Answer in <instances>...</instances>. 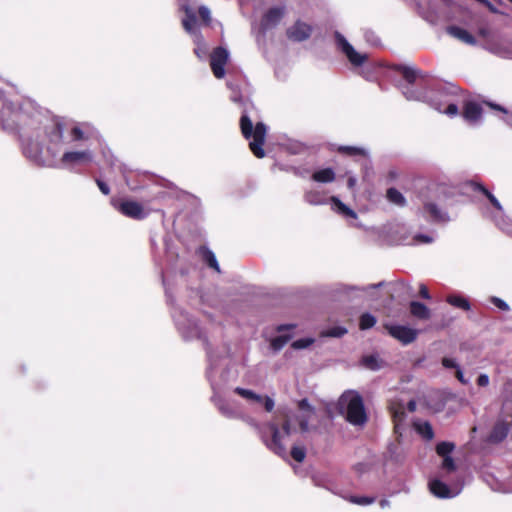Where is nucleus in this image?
I'll list each match as a JSON object with an SVG mask.
<instances>
[{
	"instance_id": "1",
	"label": "nucleus",
	"mask_w": 512,
	"mask_h": 512,
	"mask_svg": "<svg viewBox=\"0 0 512 512\" xmlns=\"http://www.w3.org/2000/svg\"><path fill=\"white\" fill-rule=\"evenodd\" d=\"M175 324L178 331L181 333L184 339L192 340L199 339L206 346L207 358H208V369L207 378L214 391L212 400L219 410V412L226 418L238 419L241 417V412L229 401H226L217 396L216 391L221 389L228 381L229 371L226 367L222 366L219 362V357L214 354L208 347V341L203 331L199 328L196 321L191 318L180 308H174L172 312Z\"/></svg>"
},
{
	"instance_id": "2",
	"label": "nucleus",
	"mask_w": 512,
	"mask_h": 512,
	"mask_svg": "<svg viewBox=\"0 0 512 512\" xmlns=\"http://www.w3.org/2000/svg\"><path fill=\"white\" fill-rule=\"evenodd\" d=\"M238 419H242L255 429L262 442L269 450L280 457L285 458L287 456V439L296 431V429L292 427V417L289 414H284L281 428L278 423L273 421L261 425L254 418L245 416L242 413L241 417Z\"/></svg>"
},
{
	"instance_id": "3",
	"label": "nucleus",
	"mask_w": 512,
	"mask_h": 512,
	"mask_svg": "<svg viewBox=\"0 0 512 512\" xmlns=\"http://www.w3.org/2000/svg\"><path fill=\"white\" fill-rule=\"evenodd\" d=\"M341 413L346 420L356 426H362L367 421V415L362 397L353 391L344 393L339 399Z\"/></svg>"
},
{
	"instance_id": "4",
	"label": "nucleus",
	"mask_w": 512,
	"mask_h": 512,
	"mask_svg": "<svg viewBox=\"0 0 512 512\" xmlns=\"http://www.w3.org/2000/svg\"><path fill=\"white\" fill-rule=\"evenodd\" d=\"M240 127H241V132L246 139L253 138V140L249 143V147H250L251 151L253 152V154L257 158H263L265 155V152H264L262 146L265 142L267 126L262 122H258L255 125V127H253V123H252L251 119L244 112L240 119Z\"/></svg>"
},
{
	"instance_id": "5",
	"label": "nucleus",
	"mask_w": 512,
	"mask_h": 512,
	"mask_svg": "<svg viewBox=\"0 0 512 512\" xmlns=\"http://www.w3.org/2000/svg\"><path fill=\"white\" fill-rule=\"evenodd\" d=\"M471 188L474 191L481 192L491 203V205L496 210V214L491 216L493 220L495 221L496 225L503 231L507 233H512V224L506 222L503 219L504 211L501 203L498 201V199L488 190L486 189L482 184L477 182H471L470 183Z\"/></svg>"
},
{
	"instance_id": "6",
	"label": "nucleus",
	"mask_w": 512,
	"mask_h": 512,
	"mask_svg": "<svg viewBox=\"0 0 512 512\" xmlns=\"http://www.w3.org/2000/svg\"><path fill=\"white\" fill-rule=\"evenodd\" d=\"M503 414L505 417L510 418L507 421H499L493 427L492 432L490 433L488 440L492 443L501 442L508 433V430H512V399L507 398L503 403Z\"/></svg>"
},
{
	"instance_id": "7",
	"label": "nucleus",
	"mask_w": 512,
	"mask_h": 512,
	"mask_svg": "<svg viewBox=\"0 0 512 512\" xmlns=\"http://www.w3.org/2000/svg\"><path fill=\"white\" fill-rule=\"evenodd\" d=\"M93 153L91 150L82 151H66L55 167L70 168L75 165L88 164L93 161Z\"/></svg>"
},
{
	"instance_id": "8",
	"label": "nucleus",
	"mask_w": 512,
	"mask_h": 512,
	"mask_svg": "<svg viewBox=\"0 0 512 512\" xmlns=\"http://www.w3.org/2000/svg\"><path fill=\"white\" fill-rule=\"evenodd\" d=\"M113 206L124 216L135 219V220H142L146 218L149 214L147 210L144 209V207L132 200H124L121 202L112 201Z\"/></svg>"
},
{
	"instance_id": "9",
	"label": "nucleus",
	"mask_w": 512,
	"mask_h": 512,
	"mask_svg": "<svg viewBox=\"0 0 512 512\" xmlns=\"http://www.w3.org/2000/svg\"><path fill=\"white\" fill-rule=\"evenodd\" d=\"M335 40L337 47L345 54L351 64L361 66L365 62L366 54L357 52L341 33L335 32Z\"/></svg>"
},
{
	"instance_id": "10",
	"label": "nucleus",
	"mask_w": 512,
	"mask_h": 512,
	"mask_svg": "<svg viewBox=\"0 0 512 512\" xmlns=\"http://www.w3.org/2000/svg\"><path fill=\"white\" fill-rule=\"evenodd\" d=\"M286 14L285 6L271 7L263 15L260 22V30L265 33L268 30L275 28Z\"/></svg>"
},
{
	"instance_id": "11",
	"label": "nucleus",
	"mask_w": 512,
	"mask_h": 512,
	"mask_svg": "<svg viewBox=\"0 0 512 512\" xmlns=\"http://www.w3.org/2000/svg\"><path fill=\"white\" fill-rule=\"evenodd\" d=\"M430 492L438 498H453L462 490V484L447 486L442 480L435 478L429 482Z\"/></svg>"
},
{
	"instance_id": "12",
	"label": "nucleus",
	"mask_w": 512,
	"mask_h": 512,
	"mask_svg": "<svg viewBox=\"0 0 512 512\" xmlns=\"http://www.w3.org/2000/svg\"><path fill=\"white\" fill-rule=\"evenodd\" d=\"M229 59V52L223 47L214 49L210 57V66L214 76L221 79L225 76V65Z\"/></svg>"
},
{
	"instance_id": "13",
	"label": "nucleus",
	"mask_w": 512,
	"mask_h": 512,
	"mask_svg": "<svg viewBox=\"0 0 512 512\" xmlns=\"http://www.w3.org/2000/svg\"><path fill=\"white\" fill-rule=\"evenodd\" d=\"M385 328L393 338L403 344L413 342L418 335V331L416 329L404 325H385Z\"/></svg>"
},
{
	"instance_id": "14",
	"label": "nucleus",
	"mask_w": 512,
	"mask_h": 512,
	"mask_svg": "<svg viewBox=\"0 0 512 512\" xmlns=\"http://www.w3.org/2000/svg\"><path fill=\"white\" fill-rule=\"evenodd\" d=\"M234 392L249 402L263 404L264 408L267 412H271L274 409L275 402L269 396H262L260 394L255 393L254 391H252L250 389H245V388H241V387H236L234 389Z\"/></svg>"
},
{
	"instance_id": "15",
	"label": "nucleus",
	"mask_w": 512,
	"mask_h": 512,
	"mask_svg": "<svg viewBox=\"0 0 512 512\" xmlns=\"http://www.w3.org/2000/svg\"><path fill=\"white\" fill-rule=\"evenodd\" d=\"M423 216L434 223H447L450 221L448 213L432 201L424 203Z\"/></svg>"
},
{
	"instance_id": "16",
	"label": "nucleus",
	"mask_w": 512,
	"mask_h": 512,
	"mask_svg": "<svg viewBox=\"0 0 512 512\" xmlns=\"http://www.w3.org/2000/svg\"><path fill=\"white\" fill-rule=\"evenodd\" d=\"M402 92L407 100L427 102L435 110L441 111V105L429 95L426 89L416 90L412 86H406Z\"/></svg>"
},
{
	"instance_id": "17",
	"label": "nucleus",
	"mask_w": 512,
	"mask_h": 512,
	"mask_svg": "<svg viewBox=\"0 0 512 512\" xmlns=\"http://www.w3.org/2000/svg\"><path fill=\"white\" fill-rule=\"evenodd\" d=\"M23 152L27 158L38 165L56 166V162H47L42 157V146L36 141H29L23 145Z\"/></svg>"
},
{
	"instance_id": "18",
	"label": "nucleus",
	"mask_w": 512,
	"mask_h": 512,
	"mask_svg": "<svg viewBox=\"0 0 512 512\" xmlns=\"http://www.w3.org/2000/svg\"><path fill=\"white\" fill-rule=\"evenodd\" d=\"M312 33V27L300 20L296 21L287 29V37L294 42H302L307 40Z\"/></svg>"
},
{
	"instance_id": "19",
	"label": "nucleus",
	"mask_w": 512,
	"mask_h": 512,
	"mask_svg": "<svg viewBox=\"0 0 512 512\" xmlns=\"http://www.w3.org/2000/svg\"><path fill=\"white\" fill-rule=\"evenodd\" d=\"M300 414L296 417L302 432L309 430V420L314 415V408L308 403L306 399L298 403Z\"/></svg>"
},
{
	"instance_id": "20",
	"label": "nucleus",
	"mask_w": 512,
	"mask_h": 512,
	"mask_svg": "<svg viewBox=\"0 0 512 512\" xmlns=\"http://www.w3.org/2000/svg\"><path fill=\"white\" fill-rule=\"evenodd\" d=\"M393 421H394V430L397 434L402 435L404 430L403 422L406 417L405 405L404 403H393L390 407Z\"/></svg>"
},
{
	"instance_id": "21",
	"label": "nucleus",
	"mask_w": 512,
	"mask_h": 512,
	"mask_svg": "<svg viewBox=\"0 0 512 512\" xmlns=\"http://www.w3.org/2000/svg\"><path fill=\"white\" fill-rule=\"evenodd\" d=\"M12 113V104L6 101L3 92L0 90V127L3 129L11 128L10 117Z\"/></svg>"
},
{
	"instance_id": "22",
	"label": "nucleus",
	"mask_w": 512,
	"mask_h": 512,
	"mask_svg": "<svg viewBox=\"0 0 512 512\" xmlns=\"http://www.w3.org/2000/svg\"><path fill=\"white\" fill-rule=\"evenodd\" d=\"M482 115L480 104L474 101H467L464 105L463 117L470 124H476Z\"/></svg>"
},
{
	"instance_id": "23",
	"label": "nucleus",
	"mask_w": 512,
	"mask_h": 512,
	"mask_svg": "<svg viewBox=\"0 0 512 512\" xmlns=\"http://www.w3.org/2000/svg\"><path fill=\"white\" fill-rule=\"evenodd\" d=\"M447 33L458 39L459 41L469 44V45H475L476 39L475 37L469 33L466 29L458 27V26H449L446 29Z\"/></svg>"
},
{
	"instance_id": "24",
	"label": "nucleus",
	"mask_w": 512,
	"mask_h": 512,
	"mask_svg": "<svg viewBox=\"0 0 512 512\" xmlns=\"http://www.w3.org/2000/svg\"><path fill=\"white\" fill-rule=\"evenodd\" d=\"M456 91H457V88L455 86H449L444 91H442L440 93L441 97H443V102L448 104L447 108L444 110V113L449 116H456L458 114V106L455 103L449 102V100L447 99V97L450 94H453ZM437 102L442 106L441 102H439V101H437ZM440 112H443V110L441 109Z\"/></svg>"
},
{
	"instance_id": "25",
	"label": "nucleus",
	"mask_w": 512,
	"mask_h": 512,
	"mask_svg": "<svg viewBox=\"0 0 512 512\" xmlns=\"http://www.w3.org/2000/svg\"><path fill=\"white\" fill-rule=\"evenodd\" d=\"M332 209L338 214L346 217L355 219L357 217L356 213L346 206L343 202H341L337 197H331Z\"/></svg>"
},
{
	"instance_id": "26",
	"label": "nucleus",
	"mask_w": 512,
	"mask_h": 512,
	"mask_svg": "<svg viewBox=\"0 0 512 512\" xmlns=\"http://www.w3.org/2000/svg\"><path fill=\"white\" fill-rule=\"evenodd\" d=\"M332 209L338 214L346 217L355 219L357 217L356 213L346 206L343 202H341L337 197H331Z\"/></svg>"
},
{
	"instance_id": "27",
	"label": "nucleus",
	"mask_w": 512,
	"mask_h": 512,
	"mask_svg": "<svg viewBox=\"0 0 512 512\" xmlns=\"http://www.w3.org/2000/svg\"><path fill=\"white\" fill-rule=\"evenodd\" d=\"M410 312L419 319L427 320L430 318V310L421 302L412 301L410 303Z\"/></svg>"
},
{
	"instance_id": "28",
	"label": "nucleus",
	"mask_w": 512,
	"mask_h": 512,
	"mask_svg": "<svg viewBox=\"0 0 512 512\" xmlns=\"http://www.w3.org/2000/svg\"><path fill=\"white\" fill-rule=\"evenodd\" d=\"M398 70L410 85L413 84L418 78H423L422 71L413 67L400 66Z\"/></svg>"
},
{
	"instance_id": "29",
	"label": "nucleus",
	"mask_w": 512,
	"mask_h": 512,
	"mask_svg": "<svg viewBox=\"0 0 512 512\" xmlns=\"http://www.w3.org/2000/svg\"><path fill=\"white\" fill-rule=\"evenodd\" d=\"M383 285V282H380L378 284H372L365 287H359V286H349V285H341L340 286V292L351 298L352 293L354 292H363L367 293L370 289H375L378 287H381Z\"/></svg>"
},
{
	"instance_id": "30",
	"label": "nucleus",
	"mask_w": 512,
	"mask_h": 512,
	"mask_svg": "<svg viewBox=\"0 0 512 512\" xmlns=\"http://www.w3.org/2000/svg\"><path fill=\"white\" fill-rule=\"evenodd\" d=\"M338 152H340L344 155L353 156V157L354 156H361L364 158L369 157V152L365 148L358 147V146H339Z\"/></svg>"
},
{
	"instance_id": "31",
	"label": "nucleus",
	"mask_w": 512,
	"mask_h": 512,
	"mask_svg": "<svg viewBox=\"0 0 512 512\" xmlns=\"http://www.w3.org/2000/svg\"><path fill=\"white\" fill-rule=\"evenodd\" d=\"M312 178L317 182L329 183L335 179V173L331 168H326L315 172Z\"/></svg>"
},
{
	"instance_id": "32",
	"label": "nucleus",
	"mask_w": 512,
	"mask_h": 512,
	"mask_svg": "<svg viewBox=\"0 0 512 512\" xmlns=\"http://www.w3.org/2000/svg\"><path fill=\"white\" fill-rule=\"evenodd\" d=\"M291 338H292V335H289V334H282V335L276 336L271 340L270 346L275 352H278L288 343V341Z\"/></svg>"
},
{
	"instance_id": "33",
	"label": "nucleus",
	"mask_w": 512,
	"mask_h": 512,
	"mask_svg": "<svg viewBox=\"0 0 512 512\" xmlns=\"http://www.w3.org/2000/svg\"><path fill=\"white\" fill-rule=\"evenodd\" d=\"M387 199L391 203H393L395 205H398V206H404L405 202H406L404 196L402 195V193L399 192L395 188H389L387 190Z\"/></svg>"
},
{
	"instance_id": "34",
	"label": "nucleus",
	"mask_w": 512,
	"mask_h": 512,
	"mask_svg": "<svg viewBox=\"0 0 512 512\" xmlns=\"http://www.w3.org/2000/svg\"><path fill=\"white\" fill-rule=\"evenodd\" d=\"M416 430L426 439H432L434 436L433 429L428 422H415Z\"/></svg>"
},
{
	"instance_id": "35",
	"label": "nucleus",
	"mask_w": 512,
	"mask_h": 512,
	"mask_svg": "<svg viewBox=\"0 0 512 512\" xmlns=\"http://www.w3.org/2000/svg\"><path fill=\"white\" fill-rule=\"evenodd\" d=\"M447 302L455 307L461 308L466 311L470 309L469 302L465 298L458 296V295L448 296Z\"/></svg>"
},
{
	"instance_id": "36",
	"label": "nucleus",
	"mask_w": 512,
	"mask_h": 512,
	"mask_svg": "<svg viewBox=\"0 0 512 512\" xmlns=\"http://www.w3.org/2000/svg\"><path fill=\"white\" fill-rule=\"evenodd\" d=\"M202 256L209 267L213 268L217 272H220V268L215 257V254L211 250L206 248L202 249Z\"/></svg>"
},
{
	"instance_id": "37",
	"label": "nucleus",
	"mask_w": 512,
	"mask_h": 512,
	"mask_svg": "<svg viewBox=\"0 0 512 512\" xmlns=\"http://www.w3.org/2000/svg\"><path fill=\"white\" fill-rule=\"evenodd\" d=\"M305 201L312 205H321L325 203L324 197L316 191H308L305 193Z\"/></svg>"
},
{
	"instance_id": "38",
	"label": "nucleus",
	"mask_w": 512,
	"mask_h": 512,
	"mask_svg": "<svg viewBox=\"0 0 512 512\" xmlns=\"http://www.w3.org/2000/svg\"><path fill=\"white\" fill-rule=\"evenodd\" d=\"M441 477L445 478L447 474L453 472L456 469L454 460L450 456L443 457L442 465H441Z\"/></svg>"
},
{
	"instance_id": "39",
	"label": "nucleus",
	"mask_w": 512,
	"mask_h": 512,
	"mask_svg": "<svg viewBox=\"0 0 512 512\" xmlns=\"http://www.w3.org/2000/svg\"><path fill=\"white\" fill-rule=\"evenodd\" d=\"M455 445L452 442L443 441L437 444L436 452L438 455L442 457L449 456V454L454 450Z\"/></svg>"
},
{
	"instance_id": "40",
	"label": "nucleus",
	"mask_w": 512,
	"mask_h": 512,
	"mask_svg": "<svg viewBox=\"0 0 512 512\" xmlns=\"http://www.w3.org/2000/svg\"><path fill=\"white\" fill-rule=\"evenodd\" d=\"M376 324V318L370 313H364L360 317V328L362 330L369 329Z\"/></svg>"
},
{
	"instance_id": "41",
	"label": "nucleus",
	"mask_w": 512,
	"mask_h": 512,
	"mask_svg": "<svg viewBox=\"0 0 512 512\" xmlns=\"http://www.w3.org/2000/svg\"><path fill=\"white\" fill-rule=\"evenodd\" d=\"M306 450L303 446H293L291 449V457L297 461L302 462L305 459Z\"/></svg>"
},
{
	"instance_id": "42",
	"label": "nucleus",
	"mask_w": 512,
	"mask_h": 512,
	"mask_svg": "<svg viewBox=\"0 0 512 512\" xmlns=\"http://www.w3.org/2000/svg\"><path fill=\"white\" fill-rule=\"evenodd\" d=\"M362 363L366 368L371 370H378L380 368L378 358L374 355L363 357Z\"/></svg>"
},
{
	"instance_id": "43",
	"label": "nucleus",
	"mask_w": 512,
	"mask_h": 512,
	"mask_svg": "<svg viewBox=\"0 0 512 512\" xmlns=\"http://www.w3.org/2000/svg\"><path fill=\"white\" fill-rule=\"evenodd\" d=\"M487 105L490 106L492 109L504 113L505 117L503 118V120L512 128V111H508L504 107L493 103H487Z\"/></svg>"
},
{
	"instance_id": "44",
	"label": "nucleus",
	"mask_w": 512,
	"mask_h": 512,
	"mask_svg": "<svg viewBox=\"0 0 512 512\" xmlns=\"http://www.w3.org/2000/svg\"><path fill=\"white\" fill-rule=\"evenodd\" d=\"M347 333V329L344 327H333L326 330L323 335L327 337H342Z\"/></svg>"
},
{
	"instance_id": "45",
	"label": "nucleus",
	"mask_w": 512,
	"mask_h": 512,
	"mask_svg": "<svg viewBox=\"0 0 512 512\" xmlns=\"http://www.w3.org/2000/svg\"><path fill=\"white\" fill-rule=\"evenodd\" d=\"M374 500H375V498H373V497H365V496L364 497L352 496L349 498V501L351 503L362 505V506L372 504L374 502Z\"/></svg>"
},
{
	"instance_id": "46",
	"label": "nucleus",
	"mask_w": 512,
	"mask_h": 512,
	"mask_svg": "<svg viewBox=\"0 0 512 512\" xmlns=\"http://www.w3.org/2000/svg\"><path fill=\"white\" fill-rule=\"evenodd\" d=\"M313 343V339L311 338H304V339H298L292 343V348L298 350V349H304L309 347Z\"/></svg>"
},
{
	"instance_id": "47",
	"label": "nucleus",
	"mask_w": 512,
	"mask_h": 512,
	"mask_svg": "<svg viewBox=\"0 0 512 512\" xmlns=\"http://www.w3.org/2000/svg\"><path fill=\"white\" fill-rule=\"evenodd\" d=\"M490 301H491V303H493L497 308H499L502 311L510 310L509 305L499 297L493 296L490 298Z\"/></svg>"
},
{
	"instance_id": "48",
	"label": "nucleus",
	"mask_w": 512,
	"mask_h": 512,
	"mask_svg": "<svg viewBox=\"0 0 512 512\" xmlns=\"http://www.w3.org/2000/svg\"><path fill=\"white\" fill-rule=\"evenodd\" d=\"M415 244H428L433 242V237L426 234H416L413 238Z\"/></svg>"
},
{
	"instance_id": "49",
	"label": "nucleus",
	"mask_w": 512,
	"mask_h": 512,
	"mask_svg": "<svg viewBox=\"0 0 512 512\" xmlns=\"http://www.w3.org/2000/svg\"><path fill=\"white\" fill-rule=\"evenodd\" d=\"M228 88L232 91L231 100L235 103H240L242 100V97L237 89L236 86H234L232 83H227Z\"/></svg>"
},
{
	"instance_id": "50",
	"label": "nucleus",
	"mask_w": 512,
	"mask_h": 512,
	"mask_svg": "<svg viewBox=\"0 0 512 512\" xmlns=\"http://www.w3.org/2000/svg\"><path fill=\"white\" fill-rule=\"evenodd\" d=\"M199 15L206 24H209V22L211 21V13L208 7L200 6Z\"/></svg>"
},
{
	"instance_id": "51",
	"label": "nucleus",
	"mask_w": 512,
	"mask_h": 512,
	"mask_svg": "<svg viewBox=\"0 0 512 512\" xmlns=\"http://www.w3.org/2000/svg\"><path fill=\"white\" fill-rule=\"evenodd\" d=\"M442 365L447 369H454L457 370V367H460V365L457 363V361L453 358L444 357L442 359Z\"/></svg>"
},
{
	"instance_id": "52",
	"label": "nucleus",
	"mask_w": 512,
	"mask_h": 512,
	"mask_svg": "<svg viewBox=\"0 0 512 512\" xmlns=\"http://www.w3.org/2000/svg\"><path fill=\"white\" fill-rule=\"evenodd\" d=\"M364 36L367 43L374 46L379 44V39L377 38L373 31H366Z\"/></svg>"
},
{
	"instance_id": "53",
	"label": "nucleus",
	"mask_w": 512,
	"mask_h": 512,
	"mask_svg": "<svg viewBox=\"0 0 512 512\" xmlns=\"http://www.w3.org/2000/svg\"><path fill=\"white\" fill-rule=\"evenodd\" d=\"M455 377L463 385H468L470 383V380L464 376L461 367H457V370H455Z\"/></svg>"
},
{
	"instance_id": "54",
	"label": "nucleus",
	"mask_w": 512,
	"mask_h": 512,
	"mask_svg": "<svg viewBox=\"0 0 512 512\" xmlns=\"http://www.w3.org/2000/svg\"><path fill=\"white\" fill-rule=\"evenodd\" d=\"M476 382L479 387H487L490 383V378L487 374L482 373L478 376Z\"/></svg>"
},
{
	"instance_id": "55",
	"label": "nucleus",
	"mask_w": 512,
	"mask_h": 512,
	"mask_svg": "<svg viewBox=\"0 0 512 512\" xmlns=\"http://www.w3.org/2000/svg\"><path fill=\"white\" fill-rule=\"evenodd\" d=\"M72 137L74 141H79L84 139V132L77 126H75L71 131Z\"/></svg>"
},
{
	"instance_id": "56",
	"label": "nucleus",
	"mask_w": 512,
	"mask_h": 512,
	"mask_svg": "<svg viewBox=\"0 0 512 512\" xmlns=\"http://www.w3.org/2000/svg\"><path fill=\"white\" fill-rule=\"evenodd\" d=\"M197 43V47L195 48L194 52L195 54L197 55L198 58L200 59H203L205 57V54H206V49L205 47H201L200 44H201V37H199V40L198 42L195 41Z\"/></svg>"
},
{
	"instance_id": "57",
	"label": "nucleus",
	"mask_w": 512,
	"mask_h": 512,
	"mask_svg": "<svg viewBox=\"0 0 512 512\" xmlns=\"http://www.w3.org/2000/svg\"><path fill=\"white\" fill-rule=\"evenodd\" d=\"M96 184H97L98 188L100 189V191L104 195H108L110 193L109 186L105 182H103L102 180L96 179Z\"/></svg>"
},
{
	"instance_id": "58",
	"label": "nucleus",
	"mask_w": 512,
	"mask_h": 512,
	"mask_svg": "<svg viewBox=\"0 0 512 512\" xmlns=\"http://www.w3.org/2000/svg\"><path fill=\"white\" fill-rule=\"evenodd\" d=\"M496 52L501 57L512 58V50H508V49H504V48L499 47Z\"/></svg>"
},
{
	"instance_id": "59",
	"label": "nucleus",
	"mask_w": 512,
	"mask_h": 512,
	"mask_svg": "<svg viewBox=\"0 0 512 512\" xmlns=\"http://www.w3.org/2000/svg\"><path fill=\"white\" fill-rule=\"evenodd\" d=\"M419 294L424 299H430V294L427 287L424 284H420Z\"/></svg>"
},
{
	"instance_id": "60",
	"label": "nucleus",
	"mask_w": 512,
	"mask_h": 512,
	"mask_svg": "<svg viewBox=\"0 0 512 512\" xmlns=\"http://www.w3.org/2000/svg\"><path fill=\"white\" fill-rule=\"evenodd\" d=\"M294 328H295L294 324H282L277 327V332L281 333V332H284L285 330H292Z\"/></svg>"
},
{
	"instance_id": "61",
	"label": "nucleus",
	"mask_w": 512,
	"mask_h": 512,
	"mask_svg": "<svg viewBox=\"0 0 512 512\" xmlns=\"http://www.w3.org/2000/svg\"><path fill=\"white\" fill-rule=\"evenodd\" d=\"M357 183V179L355 176H349L348 178V181H347V186L349 189H354L355 185Z\"/></svg>"
},
{
	"instance_id": "62",
	"label": "nucleus",
	"mask_w": 512,
	"mask_h": 512,
	"mask_svg": "<svg viewBox=\"0 0 512 512\" xmlns=\"http://www.w3.org/2000/svg\"><path fill=\"white\" fill-rule=\"evenodd\" d=\"M408 290L410 289V287L408 285H406L405 283H402V282H399L397 284H395V289L394 291H401V290Z\"/></svg>"
},
{
	"instance_id": "63",
	"label": "nucleus",
	"mask_w": 512,
	"mask_h": 512,
	"mask_svg": "<svg viewBox=\"0 0 512 512\" xmlns=\"http://www.w3.org/2000/svg\"><path fill=\"white\" fill-rule=\"evenodd\" d=\"M407 409L409 412H414L416 410V402L414 400H410L407 404Z\"/></svg>"
},
{
	"instance_id": "64",
	"label": "nucleus",
	"mask_w": 512,
	"mask_h": 512,
	"mask_svg": "<svg viewBox=\"0 0 512 512\" xmlns=\"http://www.w3.org/2000/svg\"><path fill=\"white\" fill-rule=\"evenodd\" d=\"M379 504L381 508H386L390 506V501L387 499H382Z\"/></svg>"
}]
</instances>
